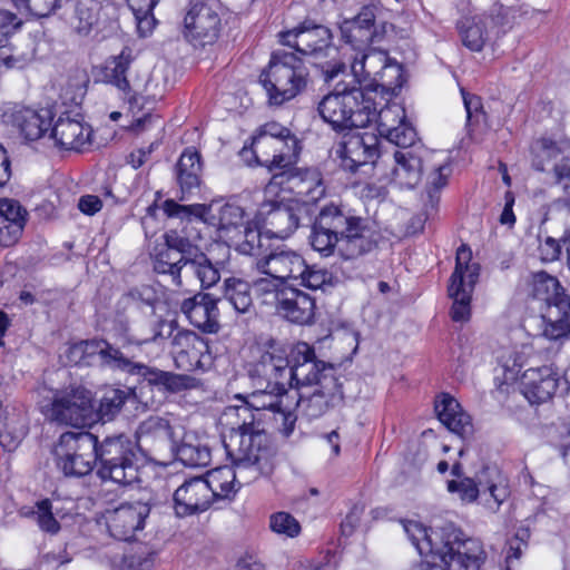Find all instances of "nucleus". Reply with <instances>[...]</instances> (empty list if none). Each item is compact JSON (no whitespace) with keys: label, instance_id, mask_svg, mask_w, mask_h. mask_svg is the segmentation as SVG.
I'll use <instances>...</instances> for the list:
<instances>
[{"label":"nucleus","instance_id":"nucleus-14","mask_svg":"<svg viewBox=\"0 0 570 570\" xmlns=\"http://www.w3.org/2000/svg\"><path fill=\"white\" fill-rule=\"evenodd\" d=\"M471 249L461 245L456 250L455 268L448 289L453 299L451 317L454 322H466L470 318L471 294L480 271L476 263H471Z\"/></svg>","mask_w":570,"mask_h":570},{"label":"nucleus","instance_id":"nucleus-4","mask_svg":"<svg viewBox=\"0 0 570 570\" xmlns=\"http://www.w3.org/2000/svg\"><path fill=\"white\" fill-rule=\"evenodd\" d=\"M98 354L101 364L112 370L121 371L130 375L142 377L148 384L157 386L169 393H179L195 387V379L150 367L146 364L134 362L118 347L107 341H82L73 344L68 350V358L77 364L85 354Z\"/></svg>","mask_w":570,"mask_h":570},{"label":"nucleus","instance_id":"nucleus-47","mask_svg":"<svg viewBox=\"0 0 570 570\" xmlns=\"http://www.w3.org/2000/svg\"><path fill=\"white\" fill-rule=\"evenodd\" d=\"M28 433V421L22 415L10 417L0 428V445L8 452L14 451Z\"/></svg>","mask_w":570,"mask_h":570},{"label":"nucleus","instance_id":"nucleus-3","mask_svg":"<svg viewBox=\"0 0 570 570\" xmlns=\"http://www.w3.org/2000/svg\"><path fill=\"white\" fill-rule=\"evenodd\" d=\"M224 416L230 421L229 435L224 440V448L228 458H234L240 468L252 466L255 474L266 469L272 451L267 435L261 429L262 417L246 402L242 405L228 406Z\"/></svg>","mask_w":570,"mask_h":570},{"label":"nucleus","instance_id":"nucleus-55","mask_svg":"<svg viewBox=\"0 0 570 570\" xmlns=\"http://www.w3.org/2000/svg\"><path fill=\"white\" fill-rule=\"evenodd\" d=\"M298 279H301V285L318 289L331 282L332 274L325 268H317L306 264V269L302 275H298Z\"/></svg>","mask_w":570,"mask_h":570},{"label":"nucleus","instance_id":"nucleus-62","mask_svg":"<svg viewBox=\"0 0 570 570\" xmlns=\"http://www.w3.org/2000/svg\"><path fill=\"white\" fill-rule=\"evenodd\" d=\"M154 562L153 553H136L125 558L122 570H153Z\"/></svg>","mask_w":570,"mask_h":570},{"label":"nucleus","instance_id":"nucleus-17","mask_svg":"<svg viewBox=\"0 0 570 570\" xmlns=\"http://www.w3.org/2000/svg\"><path fill=\"white\" fill-rule=\"evenodd\" d=\"M49 416L52 421L75 428L90 425L96 420L90 391L77 386L57 392Z\"/></svg>","mask_w":570,"mask_h":570},{"label":"nucleus","instance_id":"nucleus-20","mask_svg":"<svg viewBox=\"0 0 570 570\" xmlns=\"http://www.w3.org/2000/svg\"><path fill=\"white\" fill-rule=\"evenodd\" d=\"M156 503L148 499L122 503L104 513L109 534L117 540L128 541L145 528L151 508Z\"/></svg>","mask_w":570,"mask_h":570},{"label":"nucleus","instance_id":"nucleus-58","mask_svg":"<svg viewBox=\"0 0 570 570\" xmlns=\"http://www.w3.org/2000/svg\"><path fill=\"white\" fill-rule=\"evenodd\" d=\"M163 209L168 217L189 218L191 215L202 216L205 207L203 205H179L176 202L168 199L164 203Z\"/></svg>","mask_w":570,"mask_h":570},{"label":"nucleus","instance_id":"nucleus-12","mask_svg":"<svg viewBox=\"0 0 570 570\" xmlns=\"http://www.w3.org/2000/svg\"><path fill=\"white\" fill-rule=\"evenodd\" d=\"M291 386H262L253 387V391L246 395L238 394L236 399L246 402L255 412L262 415L268 414L279 432L289 436L295 428L297 416L294 412V397L289 396Z\"/></svg>","mask_w":570,"mask_h":570},{"label":"nucleus","instance_id":"nucleus-61","mask_svg":"<svg viewBox=\"0 0 570 570\" xmlns=\"http://www.w3.org/2000/svg\"><path fill=\"white\" fill-rule=\"evenodd\" d=\"M253 138H296L291 130L278 122L271 121L259 127L257 134Z\"/></svg>","mask_w":570,"mask_h":570},{"label":"nucleus","instance_id":"nucleus-44","mask_svg":"<svg viewBox=\"0 0 570 570\" xmlns=\"http://www.w3.org/2000/svg\"><path fill=\"white\" fill-rule=\"evenodd\" d=\"M224 299L240 314L248 313L253 307L249 284L239 278L229 277L225 279Z\"/></svg>","mask_w":570,"mask_h":570},{"label":"nucleus","instance_id":"nucleus-1","mask_svg":"<svg viewBox=\"0 0 570 570\" xmlns=\"http://www.w3.org/2000/svg\"><path fill=\"white\" fill-rule=\"evenodd\" d=\"M404 532L428 562L444 570H479L487 554L479 539L468 538L452 523L426 529L417 521H402Z\"/></svg>","mask_w":570,"mask_h":570},{"label":"nucleus","instance_id":"nucleus-35","mask_svg":"<svg viewBox=\"0 0 570 570\" xmlns=\"http://www.w3.org/2000/svg\"><path fill=\"white\" fill-rule=\"evenodd\" d=\"M114 331L121 341L122 346L142 345L147 343H157L160 340L169 337L174 331L173 322L159 321L150 328L148 334L140 333L129 320L119 317L115 321Z\"/></svg>","mask_w":570,"mask_h":570},{"label":"nucleus","instance_id":"nucleus-50","mask_svg":"<svg viewBox=\"0 0 570 570\" xmlns=\"http://www.w3.org/2000/svg\"><path fill=\"white\" fill-rule=\"evenodd\" d=\"M340 29H341V35H342L343 39L347 43H351L353 47L358 48V49L372 43L374 40V37H375L374 30L365 29L363 27H357L356 24H354L347 20H344L341 23Z\"/></svg>","mask_w":570,"mask_h":570},{"label":"nucleus","instance_id":"nucleus-6","mask_svg":"<svg viewBox=\"0 0 570 570\" xmlns=\"http://www.w3.org/2000/svg\"><path fill=\"white\" fill-rule=\"evenodd\" d=\"M393 157L395 166L392 170V181L400 188L412 189L425 174V189L431 205L435 206L439 202L438 194L448 185L452 174L450 163L440 159V154L423 146L399 149Z\"/></svg>","mask_w":570,"mask_h":570},{"label":"nucleus","instance_id":"nucleus-32","mask_svg":"<svg viewBox=\"0 0 570 570\" xmlns=\"http://www.w3.org/2000/svg\"><path fill=\"white\" fill-rule=\"evenodd\" d=\"M522 393L530 403L549 401L559 385V376L549 366L528 368L521 379Z\"/></svg>","mask_w":570,"mask_h":570},{"label":"nucleus","instance_id":"nucleus-63","mask_svg":"<svg viewBox=\"0 0 570 570\" xmlns=\"http://www.w3.org/2000/svg\"><path fill=\"white\" fill-rule=\"evenodd\" d=\"M159 0H127L129 8L135 13L139 24L151 16Z\"/></svg>","mask_w":570,"mask_h":570},{"label":"nucleus","instance_id":"nucleus-26","mask_svg":"<svg viewBox=\"0 0 570 570\" xmlns=\"http://www.w3.org/2000/svg\"><path fill=\"white\" fill-rule=\"evenodd\" d=\"M305 212V206L297 200L264 204L262 213L268 227L266 234L281 239L287 238L297 229Z\"/></svg>","mask_w":570,"mask_h":570},{"label":"nucleus","instance_id":"nucleus-40","mask_svg":"<svg viewBox=\"0 0 570 570\" xmlns=\"http://www.w3.org/2000/svg\"><path fill=\"white\" fill-rule=\"evenodd\" d=\"M171 434L169 422L159 416H149L144 420L136 431L137 442L145 446L167 443L170 441Z\"/></svg>","mask_w":570,"mask_h":570},{"label":"nucleus","instance_id":"nucleus-24","mask_svg":"<svg viewBox=\"0 0 570 570\" xmlns=\"http://www.w3.org/2000/svg\"><path fill=\"white\" fill-rule=\"evenodd\" d=\"M186 254L187 256L179 268L175 269L176 274L171 279L175 286H191L198 282L202 288H209L219 281L218 269L198 246L194 245L190 249H187Z\"/></svg>","mask_w":570,"mask_h":570},{"label":"nucleus","instance_id":"nucleus-51","mask_svg":"<svg viewBox=\"0 0 570 570\" xmlns=\"http://www.w3.org/2000/svg\"><path fill=\"white\" fill-rule=\"evenodd\" d=\"M539 322L570 321V297L561 295V298L541 306Z\"/></svg>","mask_w":570,"mask_h":570},{"label":"nucleus","instance_id":"nucleus-22","mask_svg":"<svg viewBox=\"0 0 570 570\" xmlns=\"http://www.w3.org/2000/svg\"><path fill=\"white\" fill-rule=\"evenodd\" d=\"M3 121L27 141H36L48 132L52 125V111L13 105L3 112Z\"/></svg>","mask_w":570,"mask_h":570},{"label":"nucleus","instance_id":"nucleus-36","mask_svg":"<svg viewBox=\"0 0 570 570\" xmlns=\"http://www.w3.org/2000/svg\"><path fill=\"white\" fill-rule=\"evenodd\" d=\"M435 412L439 420L451 432L465 439L473 432V425L469 414L463 412L459 402L449 394H442L435 402Z\"/></svg>","mask_w":570,"mask_h":570},{"label":"nucleus","instance_id":"nucleus-16","mask_svg":"<svg viewBox=\"0 0 570 570\" xmlns=\"http://www.w3.org/2000/svg\"><path fill=\"white\" fill-rule=\"evenodd\" d=\"M352 75L357 85L373 76V81L383 91L395 94L403 85V70L401 65L390 62L383 52L371 51L354 58L351 65Z\"/></svg>","mask_w":570,"mask_h":570},{"label":"nucleus","instance_id":"nucleus-9","mask_svg":"<svg viewBox=\"0 0 570 570\" xmlns=\"http://www.w3.org/2000/svg\"><path fill=\"white\" fill-rule=\"evenodd\" d=\"M311 365H314L309 375L311 382L296 383L294 386L299 391L294 407H299L304 416L313 420L341 403L343 392L341 374L336 366L318 360L316 355L311 360Z\"/></svg>","mask_w":570,"mask_h":570},{"label":"nucleus","instance_id":"nucleus-49","mask_svg":"<svg viewBox=\"0 0 570 570\" xmlns=\"http://www.w3.org/2000/svg\"><path fill=\"white\" fill-rule=\"evenodd\" d=\"M374 117H376L377 120V130L380 135L384 137L394 129L396 125L406 119V114L403 106L393 102L387 104L377 114L375 112Z\"/></svg>","mask_w":570,"mask_h":570},{"label":"nucleus","instance_id":"nucleus-42","mask_svg":"<svg viewBox=\"0 0 570 570\" xmlns=\"http://www.w3.org/2000/svg\"><path fill=\"white\" fill-rule=\"evenodd\" d=\"M20 514L31 519L41 531L48 534L55 535L61 529L53 512L52 502L49 499L37 501L32 507H23Z\"/></svg>","mask_w":570,"mask_h":570},{"label":"nucleus","instance_id":"nucleus-2","mask_svg":"<svg viewBox=\"0 0 570 570\" xmlns=\"http://www.w3.org/2000/svg\"><path fill=\"white\" fill-rule=\"evenodd\" d=\"M367 233L364 219L346 214L332 204L320 210L309 243L324 257L337 254L345 261H352L372 249L373 243Z\"/></svg>","mask_w":570,"mask_h":570},{"label":"nucleus","instance_id":"nucleus-27","mask_svg":"<svg viewBox=\"0 0 570 570\" xmlns=\"http://www.w3.org/2000/svg\"><path fill=\"white\" fill-rule=\"evenodd\" d=\"M281 38L283 45L307 56L330 49L332 33L325 26L304 22L297 28L281 33Z\"/></svg>","mask_w":570,"mask_h":570},{"label":"nucleus","instance_id":"nucleus-56","mask_svg":"<svg viewBox=\"0 0 570 570\" xmlns=\"http://www.w3.org/2000/svg\"><path fill=\"white\" fill-rule=\"evenodd\" d=\"M271 529L276 533L293 538L299 533L301 527L289 513L277 512L271 517Z\"/></svg>","mask_w":570,"mask_h":570},{"label":"nucleus","instance_id":"nucleus-28","mask_svg":"<svg viewBox=\"0 0 570 570\" xmlns=\"http://www.w3.org/2000/svg\"><path fill=\"white\" fill-rule=\"evenodd\" d=\"M218 299L207 293H197L184 299L180 304L181 313L189 323L204 333H217L219 330Z\"/></svg>","mask_w":570,"mask_h":570},{"label":"nucleus","instance_id":"nucleus-48","mask_svg":"<svg viewBox=\"0 0 570 570\" xmlns=\"http://www.w3.org/2000/svg\"><path fill=\"white\" fill-rule=\"evenodd\" d=\"M131 396L130 390L107 389L100 399L96 416L104 421L112 420Z\"/></svg>","mask_w":570,"mask_h":570},{"label":"nucleus","instance_id":"nucleus-31","mask_svg":"<svg viewBox=\"0 0 570 570\" xmlns=\"http://www.w3.org/2000/svg\"><path fill=\"white\" fill-rule=\"evenodd\" d=\"M194 246L191 242L179 235L176 230H169L165 234V244L156 252L154 257V269L158 274L167 275L170 281L175 276V269L187 256V249Z\"/></svg>","mask_w":570,"mask_h":570},{"label":"nucleus","instance_id":"nucleus-15","mask_svg":"<svg viewBox=\"0 0 570 570\" xmlns=\"http://www.w3.org/2000/svg\"><path fill=\"white\" fill-rule=\"evenodd\" d=\"M299 150L297 138H253L250 147H244L240 155L249 165L252 156L256 165L269 171L281 170V175H284L296 163Z\"/></svg>","mask_w":570,"mask_h":570},{"label":"nucleus","instance_id":"nucleus-25","mask_svg":"<svg viewBox=\"0 0 570 570\" xmlns=\"http://www.w3.org/2000/svg\"><path fill=\"white\" fill-rule=\"evenodd\" d=\"M342 167L352 173L373 164L379 157V138L373 132H353L344 136L337 150Z\"/></svg>","mask_w":570,"mask_h":570},{"label":"nucleus","instance_id":"nucleus-30","mask_svg":"<svg viewBox=\"0 0 570 570\" xmlns=\"http://www.w3.org/2000/svg\"><path fill=\"white\" fill-rule=\"evenodd\" d=\"M92 129L82 119L62 114L53 122L50 138L61 149L80 151L90 144Z\"/></svg>","mask_w":570,"mask_h":570},{"label":"nucleus","instance_id":"nucleus-38","mask_svg":"<svg viewBox=\"0 0 570 570\" xmlns=\"http://www.w3.org/2000/svg\"><path fill=\"white\" fill-rule=\"evenodd\" d=\"M101 13L109 14L111 11L89 0H77L73 13L70 17V27L79 37H89L97 31L102 23Z\"/></svg>","mask_w":570,"mask_h":570},{"label":"nucleus","instance_id":"nucleus-39","mask_svg":"<svg viewBox=\"0 0 570 570\" xmlns=\"http://www.w3.org/2000/svg\"><path fill=\"white\" fill-rule=\"evenodd\" d=\"M134 60L131 50L124 48L118 56L111 57L107 60L102 70V80L106 83L115 86L125 95L131 91V85L127 78V71Z\"/></svg>","mask_w":570,"mask_h":570},{"label":"nucleus","instance_id":"nucleus-37","mask_svg":"<svg viewBox=\"0 0 570 570\" xmlns=\"http://www.w3.org/2000/svg\"><path fill=\"white\" fill-rule=\"evenodd\" d=\"M202 173L199 153L191 148L185 149L176 164V180L183 195H191L200 188Z\"/></svg>","mask_w":570,"mask_h":570},{"label":"nucleus","instance_id":"nucleus-5","mask_svg":"<svg viewBox=\"0 0 570 570\" xmlns=\"http://www.w3.org/2000/svg\"><path fill=\"white\" fill-rule=\"evenodd\" d=\"M314 348L305 342H298L291 352V361L282 351H266L252 362L247 375L252 387L295 386L296 383L311 382L314 370L311 360Z\"/></svg>","mask_w":570,"mask_h":570},{"label":"nucleus","instance_id":"nucleus-7","mask_svg":"<svg viewBox=\"0 0 570 570\" xmlns=\"http://www.w3.org/2000/svg\"><path fill=\"white\" fill-rule=\"evenodd\" d=\"M309 72L303 59L285 49L272 53L268 66L259 76V82L271 106H282L305 90Z\"/></svg>","mask_w":570,"mask_h":570},{"label":"nucleus","instance_id":"nucleus-23","mask_svg":"<svg viewBox=\"0 0 570 570\" xmlns=\"http://www.w3.org/2000/svg\"><path fill=\"white\" fill-rule=\"evenodd\" d=\"M171 340L175 364L183 371L204 370L210 363L208 343L191 331H178Z\"/></svg>","mask_w":570,"mask_h":570},{"label":"nucleus","instance_id":"nucleus-57","mask_svg":"<svg viewBox=\"0 0 570 570\" xmlns=\"http://www.w3.org/2000/svg\"><path fill=\"white\" fill-rule=\"evenodd\" d=\"M305 177L299 180V194L307 196V202H315L324 195V187L322 186L318 173L315 170H305Z\"/></svg>","mask_w":570,"mask_h":570},{"label":"nucleus","instance_id":"nucleus-13","mask_svg":"<svg viewBox=\"0 0 570 570\" xmlns=\"http://www.w3.org/2000/svg\"><path fill=\"white\" fill-rule=\"evenodd\" d=\"M97 436L90 432H66L56 448L57 466L66 476L89 474L97 463Z\"/></svg>","mask_w":570,"mask_h":570},{"label":"nucleus","instance_id":"nucleus-21","mask_svg":"<svg viewBox=\"0 0 570 570\" xmlns=\"http://www.w3.org/2000/svg\"><path fill=\"white\" fill-rule=\"evenodd\" d=\"M234 469L229 466H219L207 473L205 485L212 493V500L215 499H228L237 492L236 483H249L262 475H267L273 470L272 460L268 459V465L266 469L255 474L252 466L240 468L238 462L234 458H229Z\"/></svg>","mask_w":570,"mask_h":570},{"label":"nucleus","instance_id":"nucleus-45","mask_svg":"<svg viewBox=\"0 0 570 570\" xmlns=\"http://www.w3.org/2000/svg\"><path fill=\"white\" fill-rule=\"evenodd\" d=\"M531 285L533 297L543 304L554 302L561 298V295H567L560 282L546 272L534 273Z\"/></svg>","mask_w":570,"mask_h":570},{"label":"nucleus","instance_id":"nucleus-8","mask_svg":"<svg viewBox=\"0 0 570 570\" xmlns=\"http://www.w3.org/2000/svg\"><path fill=\"white\" fill-rule=\"evenodd\" d=\"M318 112L334 129L363 128L374 119L375 106L360 85L340 82L322 99Z\"/></svg>","mask_w":570,"mask_h":570},{"label":"nucleus","instance_id":"nucleus-53","mask_svg":"<svg viewBox=\"0 0 570 570\" xmlns=\"http://www.w3.org/2000/svg\"><path fill=\"white\" fill-rule=\"evenodd\" d=\"M384 137L390 142L400 147V149H411L417 146L415 145L416 131L406 119L396 125V127Z\"/></svg>","mask_w":570,"mask_h":570},{"label":"nucleus","instance_id":"nucleus-59","mask_svg":"<svg viewBox=\"0 0 570 570\" xmlns=\"http://www.w3.org/2000/svg\"><path fill=\"white\" fill-rule=\"evenodd\" d=\"M541 335L550 341H559L570 334V321L539 322Z\"/></svg>","mask_w":570,"mask_h":570},{"label":"nucleus","instance_id":"nucleus-41","mask_svg":"<svg viewBox=\"0 0 570 570\" xmlns=\"http://www.w3.org/2000/svg\"><path fill=\"white\" fill-rule=\"evenodd\" d=\"M269 238L271 236L264 235L256 226L248 222L244 227V232H240V238L230 240L228 245L235 246L243 255L259 258L271 248Z\"/></svg>","mask_w":570,"mask_h":570},{"label":"nucleus","instance_id":"nucleus-54","mask_svg":"<svg viewBox=\"0 0 570 570\" xmlns=\"http://www.w3.org/2000/svg\"><path fill=\"white\" fill-rule=\"evenodd\" d=\"M67 0H14L16 6L26 8L31 14L47 17L60 9Z\"/></svg>","mask_w":570,"mask_h":570},{"label":"nucleus","instance_id":"nucleus-29","mask_svg":"<svg viewBox=\"0 0 570 570\" xmlns=\"http://www.w3.org/2000/svg\"><path fill=\"white\" fill-rule=\"evenodd\" d=\"M212 503V493L205 485L204 478L186 480L174 492V510L180 518L204 512Z\"/></svg>","mask_w":570,"mask_h":570},{"label":"nucleus","instance_id":"nucleus-11","mask_svg":"<svg viewBox=\"0 0 570 570\" xmlns=\"http://www.w3.org/2000/svg\"><path fill=\"white\" fill-rule=\"evenodd\" d=\"M255 292L262 304L271 306L291 323L306 325L315 315V298L292 286L275 287L267 282H254Z\"/></svg>","mask_w":570,"mask_h":570},{"label":"nucleus","instance_id":"nucleus-19","mask_svg":"<svg viewBox=\"0 0 570 570\" xmlns=\"http://www.w3.org/2000/svg\"><path fill=\"white\" fill-rule=\"evenodd\" d=\"M186 38L195 46L214 43L220 31V16L215 0H190L184 19Z\"/></svg>","mask_w":570,"mask_h":570},{"label":"nucleus","instance_id":"nucleus-43","mask_svg":"<svg viewBox=\"0 0 570 570\" xmlns=\"http://www.w3.org/2000/svg\"><path fill=\"white\" fill-rule=\"evenodd\" d=\"M462 43L472 51H481L488 39L485 22L481 16L464 17L459 22Z\"/></svg>","mask_w":570,"mask_h":570},{"label":"nucleus","instance_id":"nucleus-18","mask_svg":"<svg viewBox=\"0 0 570 570\" xmlns=\"http://www.w3.org/2000/svg\"><path fill=\"white\" fill-rule=\"evenodd\" d=\"M254 266L257 272L266 275L255 282H267L275 287H283L288 286V279H298V275L306 269V262L297 252L286 246H277L255 258Z\"/></svg>","mask_w":570,"mask_h":570},{"label":"nucleus","instance_id":"nucleus-33","mask_svg":"<svg viewBox=\"0 0 570 570\" xmlns=\"http://www.w3.org/2000/svg\"><path fill=\"white\" fill-rule=\"evenodd\" d=\"M249 222L243 207L226 203L212 209L210 223L216 227L218 237L226 242L240 238L245 225Z\"/></svg>","mask_w":570,"mask_h":570},{"label":"nucleus","instance_id":"nucleus-60","mask_svg":"<svg viewBox=\"0 0 570 570\" xmlns=\"http://www.w3.org/2000/svg\"><path fill=\"white\" fill-rule=\"evenodd\" d=\"M464 107L466 110L468 122H479L484 117L483 106L481 98L475 95H470L461 89Z\"/></svg>","mask_w":570,"mask_h":570},{"label":"nucleus","instance_id":"nucleus-34","mask_svg":"<svg viewBox=\"0 0 570 570\" xmlns=\"http://www.w3.org/2000/svg\"><path fill=\"white\" fill-rule=\"evenodd\" d=\"M446 488L450 493H456L459 498L466 503L474 502L479 494L489 495L493 500V503H490V501L485 499V504L493 511H495L508 497V491L504 487H498L494 483H489L484 487L481 481L475 482L473 479L466 476L460 480L449 481Z\"/></svg>","mask_w":570,"mask_h":570},{"label":"nucleus","instance_id":"nucleus-46","mask_svg":"<svg viewBox=\"0 0 570 570\" xmlns=\"http://www.w3.org/2000/svg\"><path fill=\"white\" fill-rule=\"evenodd\" d=\"M176 458L184 465L190 468L206 466L210 463V450L199 442H191L184 439L176 448Z\"/></svg>","mask_w":570,"mask_h":570},{"label":"nucleus","instance_id":"nucleus-64","mask_svg":"<svg viewBox=\"0 0 570 570\" xmlns=\"http://www.w3.org/2000/svg\"><path fill=\"white\" fill-rule=\"evenodd\" d=\"M524 350L525 346H522L521 351H512L508 355H501L500 363L507 371L517 374L524 364Z\"/></svg>","mask_w":570,"mask_h":570},{"label":"nucleus","instance_id":"nucleus-10","mask_svg":"<svg viewBox=\"0 0 570 570\" xmlns=\"http://www.w3.org/2000/svg\"><path fill=\"white\" fill-rule=\"evenodd\" d=\"M98 475L120 485L131 484L139 479L137 444L121 433L97 440Z\"/></svg>","mask_w":570,"mask_h":570},{"label":"nucleus","instance_id":"nucleus-52","mask_svg":"<svg viewBox=\"0 0 570 570\" xmlns=\"http://www.w3.org/2000/svg\"><path fill=\"white\" fill-rule=\"evenodd\" d=\"M27 212L14 199H0V218L10 223L16 232H21L26 223Z\"/></svg>","mask_w":570,"mask_h":570}]
</instances>
